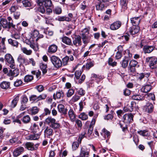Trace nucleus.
Returning a JSON list of instances; mask_svg holds the SVG:
<instances>
[{"mask_svg":"<svg viewBox=\"0 0 157 157\" xmlns=\"http://www.w3.org/2000/svg\"><path fill=\"white\" fill-rule=\"evenodd\" d=\"M30 117L29 115H26L24 116L22 119V121L25 123L29 122L30 121Z\"/></svg>","mask_w":157,"mask_h":157,"instance_id":"nucleus-51","label":"nucleus"},{"mask_svg":"<svg viewBox=\"0 0 157 157\" xmlns=\"http://www.w3.org/2000/svg\"><path fill=\"white\" fill-rule=\"evenodd\" d=\"M85 98L82 100L79 103V110L80 111H81L83 108L84 106L86 105V102L85 101Z\"/></svg>","mask_w":157,"mask_h":157,"instance_id":"nucleus-45","label":"nucleus"},{"mask_svg":"<svg viewBox=\"0 0 157 157\" xmlns=\"http://www.w3.org/2000/svg\"><path fill=\"white\" fill-rule=\"evenodd\" d=\"M81 37L82 39V40L83 44H85V46H86L87 44L90 42V38L87 35V34H81Z\"/></svg>","mask_w":157,"mask_h":157,"instance_id":"nucleus-13","label":"nucleus"},{"mask_svg":"<svg viewBox=\"0 0 157 157\" xmlns=\"http://www.w3.org/2000/svg\"><path fill=\"white\" fill-rule=\"evenodd\" d=\"M37 3L39 6H44L45 7H50L52 4L51 0H37Z\"/></svg>","mask_w":157,"mask_h":157,"instance_id":"nucleus-6","label":"nucleus"},{"mask_svg":"<svg viewBox=\"0 0 157 157\" xmlns=\"http://www.w3.org/2000/svg\"><path fill=\"white\" fill-rule=\"evenodd\" d=\"M29 100L32 102L35 101H38L37 96L35 95H31L29 97Z\"/></svg>","mask_w":157,"mask_h":157,"instance_id":"nucleus-49","label":"nucleus"},{"mask_svg":"<svg viewBox=\"0 0 157 157\" xmlns=\"http://www.w3.org/2000/svg\"><path fill=\"white\" fill-rule=\"evenodd\" d=\"M132 99L137 101H142L144 99V97L140 94H134L132 96Z\"/></svg>","mask_w":157,"mask_h":157,"instance_id":"nucleus-20","label":"nucleus"},{"mask_svg":"<svg viewBox=\"0 0 157 157\" xmlns=\"http://www.w3.org/2000/svg\"><path fill=\"white\" fill-rule=\"evenodd\" d=\"M21 50L22 52L27 55H30L32 53V51L31 50H28L25 47H21Z\"/></svg>","mask_w":157,"mask_h":157,"instance_id":"nucleus-33","label":"nucleus"},{"mask_svg":"<svg viewBox=\"0 0 157 157\" xmlns=\"http://www.w3.org/2000/svg\"><path fill=\"white\" fill-rule=\"evenodd\" d=\"M36 88L39 92H42L44 90V87L43 86L41 85L36 86Z\"/></svg>","mask_w":157,"mask_h":157,"instance_id":"nucleus-63","label":"nucleus"},{"mask_svg":"<svg viewBox=\"0 0 157 157\" xmlns=\"http://www.w3.org/2000/svg\"><path fill=\"white\" fill-rule=\"evenodd\" d=\"M147 62H149V66L152 69L157 68V58L155 57H148L146 59Z\"/></svg>","mask_w":157,"mask_h":157,"instance_id":"nucleus-4","label":"nucleus"},{"mask_svg":"<svg viewBox=\"0 0 157 157\" xmlns=\"http://www.w3.org/2000/svg\"><path fill=\"white\" fill-rule=\"evenodd\" d=\"M50 60L55 67L59 68L62 67V61L58 57L52 56L50 58Z\"/></svg>","mask_w":157,"mask_h":157,"instance_id":"nucleus-3","label":"nucleus"},{"mask_svg":"<svg viewBox=\"0 0 157 157\" xmlns=\"http://www.w3.org/2000/svg\"><path fill=\"white\" fill-rule=\"evenodd\" d=\"M128 58H125L122 60L121 63L122 67L124 68H126L128 66Z\"/></svg>","mask_w":157,"mask_h":157,"instance_id":"nucleus-46","label":"nucleus"},{"mask_svg":"<svg viewBox=\"0 0 157 157\" xmlns=\"http://www.w3.org/2000/svg\"><path fill=\"white\" fill-rule=\"evenodd\" d=\"M10 142L12 144H19L21 143V141L18 140V137L13 138L10 140Z\"/></svg>","mask_w":157,"mask_h":157,"instance_id":"nucleus-36","label":"nucleus"},{"mask_svg":"<svg viewBox=\"0 0 157 157\" xmlns=\"http://www.w3.org/2000/svg\"><path fill=\"white\" fill-rule=\"evenodd\" d=\"M57 108L58 111L60 113L65 115L67 114V109L65 108L64 106L63 105L61 104L59 105Z\"/></svg>","mask_w":157,"mask_h":157,"instance_id":"nucleus-15","label":"nucleus"},{"mask_svg":"<svg viewBox=\"0 0 157 157\" xmlns=\"http://www.w3.org/2000/svg\"><path fill=\"white\" fill-rule=\"evenodd\" d=\"M39 109L36 106L33 107L29 109V113L32 115H35L38 112Z\"/></svg>","mask_w":157,"mask_h":157,"instance_id":"nucleus-27","label":"nucleus"},{"mask_svg":"<svg viewBox=\"0 0 157 157\" xmlns=\"http://www.w3.org/2000/svg\"><path fill=\"white\" fill-rule=\"evenodd\" d=\"M91 78L92 80H96V82L98 83V82L100 81L102 78L101 76L97 75L94 74H92Z\"/></svg>","mask_w":157,"mask_h":157,"instance_id":"nucleus-32","label":"nucleus"},{"mask_svg":"<svg viewBox=\"0 0 157 157\" xmlns=\"http://www.w3.org/2000/svg\"><path fill=\"white\" fill-rule=\"evenodd\" d=\"M18 61L21 64H24L25 65L29 64V62L27 59H25L23 56L20 55L17 58Z\"/></svg>","mask_w":157,"mask_h":157,"instance_id":"nucleus-18","label":"nucleus"},{"mask_svg":"<svg viewBox=\"0 0 157 157\" xmlns=\"http://www.w3.org/2000/svg\"><path fill=\"white\" fill-rule=\"evenodd\" d=\"M150 75V73H142L138 74L137 76L138 79L141 81L144 78H147Z\"/></svg>","mask_w":157,"mask_h":157,"instance_id":"nucleus-22","label":"nucleus"},{"mask_svg":"<svg viewBox=\"0 0 157 157\" xmlns=\"http://www.w3.org/2000/svg\"><path fill=\"white\" fill-rule=\"evenodd\" d=\"M33 144L31 142H27L25 144V147L28 150L31 151L34 150Z\"/></svg>","mask_w":157,"mask_h":157,"instance_id":"nucleus-37","label":"nucleus"},{"mask_svg":"<svg viewBox=\"0 0 157 157\" xmlns=\"http://www.w3.org/2000/svg\"><path fill=\"white\" fill-rule=\"evenodd\" d=\"M62 42L66 44L70 45H72V42L71 39L68 37L64 36L62 38Z\"/></svg>","mask_w":157,"mask_h":157,"instance_id":"nucleus-29","label":"nucleus"},{"mask_svg":"<svg viewBox=\"0 0 157 157\" xmlns=\"http://www.w3.org/2000/svg\"><path fill=\"white\" fill-rule=\"evenodd\" d=\"M68 115L71 121L72 122H74L75 120L76 116L72 109H69L68 112Z\"/></svg>","mask_w":157,"mask_h":157,"instance_id":"nucleus-16","label":"nucleus"},{"mask_svg":"<svg viewBox=\"0 0 157 157\" xmlns=\"http://www.w3.org/2000/svg\"><path fill=\"white\" fill-rule=\"evenodd\" d=\"M69 59V57L68 56H66L63 58L62 59V65L63 66H66L67 65Z\"/></svg>","mask_w":157,"mask_h":157,"instance_id":"nucleus-48","label":"nucleus"},{"mask_svg":"<svg viewBox=\"0 0 157 157\" xmlns=\"http://www.w3.org/2000/svg\"><path fill=\"white\" fill-rule=\"evenodd\" d=\"M19 100V97L18 96L13 99L9 105L11 109L14 108L16 106Z\"/></svg>","mask_w":157,"mask_h":157,"instance_id":"nucleus-14","label":"nucleus"},{"mask_svg":"<svg viewBox=\"0 0 157 157\" xmlns=\"http://www.w3.org/2000/svg\"><path fill=\"white\" fill-rule=\"evenodd\" d=\"M44 133L47 136L52 135L53 132L52 129L49 128L47 127L44 130Z\"/></svg>","mask_w":157,"mask_h":157,"instance_id":"nucleus-35","label":"nucleus"},{"mask_svg":"<svg viewBox=\"0 0 157 157\" xmlns=\"http://www.w3.org/2000/svg\"><path fill=\"white\" fill-rule=\"evenodd\" d=\"M154 108L153 105L152 103L148 102L144 107V109L145 111L148 113H151L153 110Z\"/></svg>","mask_w":157,"mask_h":157,"instance_id":"nucleus-12","label":"nucleus"},{"mask_svg":"<svg viewBox=\"0 0 157 157\" xmlns=\"http://www.w3.org/2000/svg\"><path fill=\"white\" fill-rule=\"evenodd\" d=\"M155 47L153 46H144L143 48V50L145 53H149L152 52L154 49Z\"/></svg>","mask_w":157,"mask_h":157,"instance_id":"nucleus-17","label":"nucleus"},{"mask_svg":"<svg viewBox=\"0 0 157 157\" xmlns=\"http://www.w3.org/2000/svg\"><path fill=\"white\" fill-rule=\"evenodd\" d=\"M104 5L100 3H99L96 6V9L97 10H102L104 8Z\"/></svg>","mask_w":157,"mask_h":157,"instance_id":"nucleus-58","label":"nucleus"},{"mask_svg":"<svg viewBox=\"0 0 157 157\" xmlns=\"http://www.w3.org/2000/svg\"><path fill=\"white\" fill-rule=\"evenodd\" d=\"M121 4L122 6V8L124 9H126L127 8V2L126 0H121Z\"/></svg>","mask_w":157,"mask_h":157,"instance_id":"nucleus-59","label":"nucleus"},{"mask_svg":"<svg viewBox=\"0 0 157 157\" xmlns=\"http://www.w3.org/2000/svg\"><path fill=\"white\" fill-rule=\"evenodd\" d=\"M86 132H82L79 135V138L78 139V141L79 143H81L82 139L85 137Z\"/></svg>","mask_w":157,"mask_h":157,"instance_id":"nucleus-57","label":"nucleus"},{"mask_svg":"<svg viewBox=\"0 0 157 157\" xmlns=\"http://www.w3.org/2000/svg\"><path fill=\"white\" fill-rule=\"evenodd\" d=\"M135 104L134 102L132 101L130 104H128L127 105V106L130 112H131L133 110V106Z\"/></svg>","mask_w":157,"mask_h":157,"instance_id":"nucleus-56","label":"nucleus"},{"mask_svg":"<svg viewBox=\"0 0 157 157\" xmlns=\"http://www.w3.org/2000/svg\"><path fill=\"white\" fill-rule=\"evenodd\" d=\"M108 63L109 65L114 67L117 66V63L116 61H113V59L109 58L108 59Z\"/></svg>","mask_w":157,"mask_h":157,"instance_id":"nucleus-41","label":"nucleus"},{"mask_svg":"<svg viewBox=\"0 0 157 157\" xmlns=\"http://www.w3.org/2000/svg\"><path fill=\"white\" fill-rule=\"evenodd\" d=\"M10 83L8 82L3 81L0 84L1 88L5 90H6L10 88Z\"/></svg>","mask_w":157,"mask_h":157,"instance_id":"nucleus-26","label":"nucleus"},{"mask_svg":"<svg viewBox=\"0 0 157 157\" xmlns=\"http://www.w3.org/2000/svg\"><path fill=\"white\" fill-rule=\"evenodd\" d=\"M57 46L55 44H53L50 45L48 49V52L50 53H55L57 50Z\"/></svg>","mask_w":157,"mask_h":157,"instance_id":"nucleus-25","label":"nucleus"},{"mask_svg":"<svg viewBox=\"0 0 157 157\" xmlns=\"http://www.w3.org/2000/svg\"><path fill=\"white\" fill-rule=\"evenodd\" d=\"M28 98L26 96H24L22 98V99L21 101V103L23 104H26L28 101Z\"/></svg>","mask_w":157,"mask_h":157,"instance_id":"nucleus-64","label":"nucleus"},{"mask_svg":"<svg viewBox=\"0 0 157 157\" xmlns=\"http://www.w3.org/2000/svg\"><path fill=\"white\" fill-rule=\"evenodd\" d=\"M77 91L78 94L81 96L84 95L85 94V91L82 88L77 89Z\"/></svg>","mask_w":157,"mask_h":157,"instance_id":"nucleus-62","label":"nucleus"},{"mask_svg":"<svg viewBox=\"0 0 157 157\" xmlns=\"http://www.w3.org/2000/svg\"><path fill=\"white\" fill-rule=\"evenodd\" d=\"M19 74V70L18 69H15L13 70H10L9 71L8 75L9 76L16 77Z\"/></svg>","mask_w":157,"mask_h":157,"instance_id":"nucleus-23","label":"nucleus"},{"mask_svg":"<svg viewBox=\"0 0 157 157\" xmlns=\"http://www.w3.org/2000/svg\"><path fill=\"white\" fill-rule=\"evenodd\" d=\"M45 123L54 129L59 128L60 126L59 124L56 121L55 119L52 118L51 117H48L45 121Z\"/></svg>","mask_w":157,"mask_h":157,"instance_id":"nucleus-1","label":"nucleus"},{"mask_svg":"<svg viewBox=\"0 0 157 157\" xmlns=\"http://www.w3.org/2000/svg\"><path fill=\"white\" fill-rule=\"evenodd\" d=\"M122 23L121 21H116L110 25V28L111 30H115L119 29Z\"/></svg>","mask_w":157,"mask_h":157,"instance_id":"nucleus-8","label":"nucleus"},{"mask_svg":"<svg viewBox=\"0 0 157 157\" xmlns=\"http://www.w3.org/2000/svg\"><path fill=\"white\" fill-rule=\"evenodd\" d=\"M140 29L138 26H133L130 29L129 32L132 35H134L138 33Z\"/></svg>","mask_w":157,"mask_h":157,"instance_id":"nucleus-19","label":"nucleus"},{"mask_svg":"<svg viewBox=\"0 0 157 157\" xmlns=\"http://www.w3.org/2000/svg\"><path fill=\"white\" fill-rule=\"evenodd\" d=\"M54 13L57 14H59L62 13V10L61 8L57 7L55 8L53 10Z\"/></svg>","mask_w":157,"mask_h":157,"instance_id":"nucleus-50","label":"nucleus"},{"mask_svg":"<svg viewBox=\"0 0 157 157\" xmlns=\"http://www.w3.org/2000/svg\"><path fill=\"white\" fill-rule=\"evenodd\" d=\"M23 6L25 7H29L32 6L31 2L28 0H25L22 1Z\"/></svg>","mask_w":157,"mask_h":157,"instance_id":"nucleus-47","label":"nucleus"},{"mask_svg":"<svg viewBox=\"0 0 157 157\" xmlns=\"http://www.w3.org/2000/svg\"><path fill=\"white\" fill-rule=\"evenodd\" d=\"M33 78V77L31 75H26L24 78V80L25 82L31 81Z\"/></svg>","mask_w":157,"mask_h":157,"instance_id":"nucleus-44","label":"nucleus"},{"mask_svg":"<svg viewBox=\"0 0 157 157\" xmlns=\"http://www.w3.org/2000/svg\"><path fill=\"white\" fill-rule=\"evenodd\" d=\"M73 44L76 46H81L82 44L81 36L79 35L75 36L73 41Z\"/></svg>","mask_w":157,"mask_h":157,"instance_id":"nucleus-11","label":"nucleus"},{"mask_svg":"<svg viewBox=\"0 0 157 157\" xmlns=\"http://www.w3.org/2000/svg\"><path fill=\"white\" fill-rule=\"evenodd\" d=\"M137 63L138 62L134 60H132L130 61L129 63V67H135Z\"/></svg>","mask_w":157,"mask_h":157,"instance_id":"nucleus-53","label":"nucleus"},{"mask_svg":"<svg viewBox=\"0 0 157 157\" xmlns=\"http://www.w3.org/2000/svg\"><path fill=\"white\" fill-rule=\"evenodd\" d=\"M5 38H2L1 43H0V51L2 52H4V50L6 49V47L5 45Z\"/></svg>","mask_w":157,"mask_h":157,"instance_id":"nucleus-38","label":"nucleus"},{"mask_svg":"<svg viewBox=\"0 0 157 157\" xmlns=\"http://www.w3.org/2000/svg\"><path fill=\"white\" fill-rule=\"evenodd\" d=\"M22 83V81L21 79H17L14 83L15 86L18 87L21 86Z\"/></svg>","mask_w":157,"mask_h":157,"instance_id":"nucleus-52","label":"nucleus"},{"mask_svg":"<svg viewBox=\"0 0 157 157\" xmlns=\"http://www.w3.org/2000/svg\"><path fill=\"white\" fill-rule=\"evenodd\" d=\"M79 144L78 142H75L73 143L72 148L73 151L75 150L78 147Z\"/></svg>","mask_w":157,"mask_h":157,"instance_id":"nucleus-54","label":"nucleus"},{"mask_svg":"<svg viewBox=\"0 0 157 157\" xmlns=\"http://www.w3.org/2000/svg\"><path fill=\"white\" fill-rule=\"evenodd\" d=\"M40 67L43 74H45L47 72V64L43 63H41L40 64Z\"/></svg>","mask_w":157,"mask_h":157,"instance_id":"nucleus-30","label":"nucleus"},{"mask_svg":"<svg viewBox=\"0 0 157 157\" xmlns=\"http://www.w3.org/2000/svg\"><path fill=\"white\" fill-rule=\"evenodd\" d=\"M11 36L13 38L16 39H19L20 38V34L19 33H16L11 35Z\"/></svg>","mask_w":157,"mask_h":157,"instance_id":"nucleus-61","label":"nucleus"},{"mask_svg":"<svg viewBox=\"0 0 157 157\" xmlns=\"http://www.w3.org/2000/svg\"><path fill=\"white\" fill-rule=\"evenodd\" d=\"M90 150L86 148L82 147L81 149L79 157H89Z\"/></svg>","mask_w":157,"mask_h":157,"instance_id":"nucleus-9","label":"nucleus"},{"mask_svg":"<svg viewBox=\"0 0 157 157\" xmlns=\"http://www.w3.org/2000/svg\"><path fill=\"white\" fill-rule=\"evenodd\" d=\"M28 139L30 140H38L40 138V135L36 134L30 135L28 136Z\"/></svg>","mask_w":157,"mask_h":157,"instance_id":"nucleus-34","label":"nucleus"},{"mask_svg":"<svg viewBox=\"0 0 157 157\" xmlns=\"http://www.w3.org/2000/svg\"><path fill=\"white\" fill-rule=\"evenodd\" d=\"M44 113L40 116V117H41L45 115H49L51 112V109H49L47 108H45L44 109Z\"/></svg>","mask_w":157,"mask_h":157,"instance_id":"nucleus-43","label":"nucleus"},{"mask_svg":"<svg viewBox=\"0 0 157 157\" xmlns=\"http://www.w3.org/2000/svg\"><path fill=\"white\" fill-rule=\"evenodd\" d=\"M24 149L23 147H19L15 148L13 151V155L17 157L22 154L24 151Z\"/></svg>","mask_w":157,"mask_h":157,"instance_id":"nucleus-10","label":"nucleus"},{"mask_svg":"<svg viewBox=\"0 0 157 157\" xmlns=\"http://www.w3.org/2000/svg\"><path fill=\"white\" fill-rule=\"evenodd\" d=\"M96 118L97 117H96L95 116L94 117L90 124L89 127L92 128H93L94 125L95 123Z\"/></svg>","mask_w":157,"mask_h":157,"instance_id":"nucleus-55","label":"nucleus"},{"mask_svg":"<svg viewBox=\"0 0 157 157\" xmlns=\"http://www.w3.org/2000/svg\"><path fill=\"white\" fill-rule=\"evenodd\" d=\"M138 133L140 135L143 136H148V132L145 130L140 131L138 132Z\"/></svg>","mask_w":157,"mask_h":157,"instance_id":"nucleus-60","label":"nucleus"},{"mask_svg":"<svg viewBox=\"0 0 157 157\" xmlns=\"http://www.w3.org/2000/svg\"><path fill=\"white\" fill-rule=\"evenodd\" d=\"M140 19L139 17H134L131 19V21L133 26H137L139 24Z\"/></svg>","mask_w":157,"mask_h":157,"instance_id":"nucleus-24","label":"nucleus"},{"mask_svg":"<svg viewBox=\"0 0 157 157\" xmlns=\"http://www.w3.org/2000/svg\"><path fill=\"white\" fill-rule=\"evenodd\" d=\"M59 21H71V19L68 17L64 16H59L57 19Z\"/></svg>","mask_w":157,"mask_h":157,"instance_id":"nucleus-40","label":"nucleus"},{"mask_svg":"<svg viewBox=\"0 0 157 157\" xmlns=\"http://www.w3.org/2000/svg\"><path fill=\"white\" fill-rule=\"evenodd\" d=\"M31 35V37L32 39V40L33 41L35 40L37 41L39 39L42 38L44 36L42 35L39 34L38 31L36 29L32 31ZM31 39V38H30V40Z\"/></svg>","mask_w":157,"mask_h":157,"instance_id":"nucleus-5","label":"nucleus"},{"mask_svg":"<svg viewBox=\"0 0 157 157\" xmlns=\"http://www.w3.org/2000/svg\"><path fill=\"white\" fill-rule=\"evenodd\" d=\"M9 43L13 46L17 47L18 45V42L17 41L13 40L11 39H9L8 40Z\"/></svg>","mask_w":157,"mask_h":157,"instance_id":"nucleus-39","label":"nucleus"},{"mask_svg":"<svg viewBox=\"0 0 157 157\" xmlns=\"http://www.w3.org/2000/svg\"><path fill=\"white\" fill-rule=\"evenodd\" d=\"M63 95V93L62 91H57L53 95V98L56 100V99H60Z\"/></svg>","mask_w":157,"mask_h":157,"instance_id":"nucleus-28","label":"nucleus"},{"mask_svg":"<svg viewBox=\"0 0 157 157\" xmlns=\"http://www.w3.org/2000/svg\"><path fill=\"white\" fill-rule=\"evenodd\" d=\"M5 58L6 62L8 63H12L14 61L13 56L10 54H6L5 56Z\"/></svg>","mask_w":157,"mask_h":157,"instance_id":"nucleus-21","label":"nucleus"},{"mask_svg":"<svg viewBox=\"0 0 157 157\" xmlns=\"http://www.w3.org/2000/svg\"><path fill=\"white\" fill-rule=\"evenodd\" d=\"M0 25L4 29H10L11 27L16 29L15 25H13L10 22H8L6 19L4 18H2L0 21Z\"/></svg>","mask_w":157,"mask_h":157,"instance_id":"nucleus-2","label":"nucleus"},{"mask_svg":"<svg viewBox=\"0 0 157 157\" xmlns=\"http://www.w3.org/2000/svg\"><path fill=\"white\" fill-rule=\"evenodd\" d=\"M78 117L82 120L85 121L88 119V116L85 113L83 112L81 113L79 115Z\"/></svg>","mask_w":157,"mask_h":157,"instance_id":"nucleus-42","label":"nucleus"},{"mask_svg":"<svg viewBox=\"0 0 157 157\" xmlns=\"http://www.w3.org/2000/svg\"><path fill=\"white\" fill-rule=\"evenodd\" d=\"M133 117L132 113H126L123 116V119L124 122L129 124L133 121Z\"/></svg>","mask_w":157,"mask_h":157,"instance_id":"nucleus-7","label":"nucleus"},{"mask_svg":"<svg viewBox=\"0 0 157 157\" xmlns=\"http://www.w3.org/2000/svg\"><path fill=\"white\" fill-rule=\"evenodd\" d=\"M151 89V86L150 85H146L143 86L141 89V91L144 93H147Z\"/></svg>","mask_w":157,"mask_h":157,"instance_id":"nucleus-31","label":"nucleus"}]
</instances>
